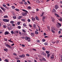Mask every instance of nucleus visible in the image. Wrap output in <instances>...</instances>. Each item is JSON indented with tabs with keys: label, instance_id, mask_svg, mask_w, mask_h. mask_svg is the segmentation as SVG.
I'll return each mask as SVG.
<instances>
[{
	"label": "nucleus",
	"instance_id": "obj_1",
	"mask_svg": "<svg viewBox=\"0 0 62 62\" xmlns=\"http://www.w3.org/2000/svg\"><path fill=\"white\" fill-rule=\"evenodd\" d=\"M22 15L23 16H25L26 15H27V13H26L23 12L22 13Z\"/></svg>",
	"mask_w": 62,
	"mask_h": 62
},
{
	"label": "nucleus",
	"instance_id": "obj_2",
	"mask_svg": "<svg viewBox=\"0 0 62 62\" xmlns=\"http://www.w3.org/2000/svg\"><path fill=\"white\" fill-rule=\"evenodd\" d=\"M3 21L4 22H9V20L6 19H3Z\"/></svg>",
	"mask_w": 62,
	"mask_h": 62
},
{
	"label": "nucleus",
	"instance_id": "obj_3",
	"mask_svg": "<svg viewBox=\"0 0 62 62\" xmlns=\"http://www.w3.org/2000/svg\"><path fill=\"white\" fill-rule=\"evenodd\" d=\"M20 57L23 58L25 57V55L24 54H22V55H20L19 56Z\"/></svg>",
	"mask_w": 62,
	"mask_h": 62
},
{
	"label": "nucleus",
	"instance_id": "obj_4",
	"mask_svg": "<svg viewBox=\"0 0 62 62\" xmlns=\"http://www.w3.org/2000/svg\"><path fill=\"white\" fill-rule=\"evenodd\" d=\"M55 8L56 9H57L58 8V6L57 5H56L55 6Z\"/></svg>",
	"mask_w": 62,
	"mask_h": 62
},
{
	"label": "nucleus",
	"instance_id": "obj_5",
	"mask_svg": "<svg viewBox=\"0 0 62 62\" xmlns=\"http://www.w3.org/2000/svg\"><path fill=\"white\" fill-rule=\"evenodd\" d=\"M51 19H52V22H54V20H55V19L54 18H53V17H51Z\"/></svg>",
	"mask_w": 62,
	"mask_h": 62
},
{
	"label": "nucleus",
	"instance_id": "obj_6",
	"mask_svg": "<svg viewBox=\"0 0 62 62\" xmlns=\"http://www.w3.org/2000/svg\"><path fill=\"white\" fill-rule=\"evenodd\" d=\"M22 17L23 16H19L18 17V19H21Z\"/></svg>",
	"mask_w": 62,
	"mask_h": 62
},
{
	"label": "nucleus",
	"instance_id": "obj_7",
	"mask_svg": "<svg viewBox=\"0 0 62 62\" xmlns=\"http://www.w3.org/2000/svg\"><path fill=\"white\" fill-rule=\"evenodd\" d=\"M8 34H9V32L8 31H6L5 32V35H8Z\"/></svg>",
	"mask_w": 62,
	"mask_h": 62
},
{
	"label": "nucleus",
	"instance_id": "obj_8",
	"mask_svg": "<svg viewBox=\"0 0 62 62\" xmlns=\"http://www.w3.org/2000/svg\"><path fill=\"white\" fill-rule=\"evenodd\" d=\"M52 12H53V13H55L56 11V10L55 9H53L52 10Z\"/></svg>",
	"mask_w": 62,
	"mask_h": 62
},
{
	"label": "nucleus",
	"instance_id": "obj_9",
	"mask_svg": "<svg viewBox=\"0 0 62 62\" xmlns=\"http://www.w3.org/2000/svg\"><path fill=\"white\" fill-rule=\"evenodd\" d=\"M42 53L43 55H44V56H46V53H44V52H43Z\"/></svg>",
	"mask_w": 62,
	"mask_h": 62
},
{
	"label": "nucleus",
	"instance_id": "obj_10",
	"mask_svg": "<svg viewBox=\"0 0 62 62\" xmlns=\"http://www.w3.org/2000/svg\"><path fill=\"white\" fill-rule=\"evenodd\" d=\"M22 10L23 11H24V12H26V13H28V12L27 11H26L24 9H22Z\"/></svg>",
	"mask_w": 62,
	"mask_h": 62
},
{
	"label": "nucleus",
	"instance_id": "obj_11",
	"mask_svg": "<svg viewBox=\"0 0 62 62\" xmlns=\"http://www.w3.org/2000/svg\"><path fill=\"white\" fill-rule=\"evenodd\" d=\"M41 60H44V61H46V59H45L43 58H42Z\"/></svg>",
	"mask_w": 62,
	"mask_h": 62
},
{
	"label": "nucleus",
	"instance_id": "obj_12",
	"mask_svg": "<svg viewBox=\"0 0 62 62\" xmlns=\"http://www.w3.org/2000/svg\"><path fill=\"white\" fill-rule=\"evenodd\" d=\"M0 8H1L2 9V10H3V11L4 12H5V9H4L3 8L1 7H0Z\"/></svg>",
	"mask_w": 62,
	"mask_h": 62
},
{
	"label": "nucleus",
	"instance_id": "obj_13",
	"mask_svg": "<svg viewBox=\"0 0 62 62\" xmlns=\"http://www.w3.org/2000/svg\"><path fill=\"white\" fill-rule=\"evenodd\" d=\"M32 20L33 21H35V18L32 17Z\"/></svg>",
	"mask_w": 62,
	"mask_h": 62
},
{
	"label": "nucleus",
	"instance_id": "obj_14",
	"mask_svg": "<svg viewBox=\"0 0 62 62\" xmlns=\"http://www.w3.org/2000/svg\"><path fill=\"white\" fill-rule=\"evenodd\" d=\"M36 24H34L33 25V27H34V28H36Z\"/></svg>",
	"mask_w": 62,
	"mask_h": 62
},
{
	"label": "nucleus",
	"instance_id": "obj_15",
	"mask_svg": "<svg viewBox=\"0 0 62 62\" xmlns=\"http://www.w3.org/2000/svg\"><path fill=\"white\" fill-rule=\"evenodd\" d=\"M25 39L26 40H28V37H26L25 38Z\"/></svg>",
	"mask_w": 62,
	"mask_h": 62
},
{
	"label": "nucleus",
	"instance_id": "obj_16",
	"mask_svg": "<svg viewBox=\"0 0 62 62\" xmlns=\"http://www.w3.org/2000/svg\"><path fill=\"white\" fill-rule=\"evenodd\" d=\"M35 18L37 20H39V18L37 16H36L35 17Z\"/></svg>",
	"mask_w": 62,
	"mask_h": 62
},
{
	"label": "nucleus",
	"instance_id": "obj_17",
	"mask_svg": "<svg viewBox=\"0 0 62 62\" xmlns=\"http://www.w3.org/2000/svg\"><path fill=\"white\" fill-rule=\"evenodd\" d=\"M4 18H8V16H4Z\"/></svg>",
	"mask_w": 62,
	"mask_h": 62
},
{
	"label": "nucleus",
	"instance_id": "obj_18",
	"mask_svg": "<svg viewBox=\"0 0 62 62\" xmlns=\"http://www.w3.org/2000/svg\"><path fill=\"white\" fill-rule=\"evenodd\" d=\"M35 34H39V32L37 31H35Z\"/></svg>",
	"mask_w": 62,
	"mask_h": 62
},
{
	"label": "nucleus",
	"instance_id": "obj_19",
	"mask_svg": "<svg viewBox=\"0 0 62 62\" xmlns=\"http://www.w3.org/2000/svg\"><path fill=\"white\" fill-rule=\"evenodd\" d=\"M44 44L45 45H48V43L47 42H45L44 43Z\"/></svg>",
	"mask_w": 62,
	"mask_h": 62
},
{
	"label": "nucleus",
	"instance_id": "obj_20",
	"mask_svg": "<svg viewBox=\"0 0 62 62\" xmlns=\"http://www.w3.org/2000/svg\"><path fill=\"white\" fill-rule=\"evenodd\" d=\"M31 8V7L30 6H29L28 7V9H30Z\"/></svg>",
	"mask_w": 62,
	"mask_h": 62
},
{
	"label": "nucleus",
	"instance_id": "obj_21",
	"mask_svg": "<svg viewBox=\"0 0 62 62\" xmlns=\"http://www.w3.org/2000/svg\"><path fill=\"white\" fill-rule=\"evenodd\" d=\"M15 10L17 11H20V10H19V9H16Z\"/></svg>",
	"mask_w": 62,
	"mask_h": 62
},
{
	"label": "nucleus",
	"instance_id": "obj_22",
	"mask_svg": "<svg viewBox=\"0 0 62 62\" xmlns=\"http://www.w3.org/2000/svg\"><path fill=\"white\" fill-rule=\"evenodd\" d=\"M51 59H54V55H53L51 57Z\"/></svg>",
	"mask_w": 62,
	"mask_h": 62
},
{
	"label": "nucleus",
	"instance_id": "obj_23",
	"mask_svg": "<svg viewBox=\"0 0 62 62\" xmlns=\"http://www.w3.org/2000/svg\"><path fill=\"white\" fill-rule=\"evenodd\" d=\"M58 24L59 25V26H60V27L61 26V23H58Z\"/></svg>",
	"mask_w": 62,
	"mask_h": 62
},
{
	"label": "nucleus",
	"instance_id": "obj_24",
	"mask_svg": "<svg viewBox=\"0 0 62 62\" xmlns=\"http://www.w3.org/2000/svg\"><path fill=\"white\" fill-rule=\"evenodd\" d=\"M31 35L32 37H33L34 35V33H31Z\"/></svg>",
	"mask_w": 62,
	"mask_h": 62
},
{
	"label": "nucleus",
	"instance_id": "obj_25",
	"mask_svg": "<svg viewBox=\"0 0 62 62\" xmlns=\"http://www.w3.org/2000/svg\"><path fill=\"white\" fill-rule=\"evenodd\" d=\"M10 23H12V24L14 23V21H10Z\"/></svg>",
	"mask_w": 62,
	"mask_h": 62
},
{
	"label": "nucleus",
	"instance_id": "obj_26",
	"mask_svg": "<svg viewBox=\"0 0 62 62\" xmlns=\"http://www.w3.org/2000/svg\"><path fill=\"white\" fill-rule=\"evenodd\" d=\"M46 54H49L50 53L49 51H46Z\"/></svg>",
	"mask_w": 62,
	"mask_h": 62
},
{
	"label": "nucleus",
	"instance_id": "obj_27",
	"mask_svg": "<svg viewBox=\"0 0 62 62\" xmlns=\"http://www.w3.org/2000/svg\"><path fill=\"white\" fill-rule=\"evenodd\" d=\"M59 20L61 22V21H62V18H60V19H59Z\"/></svg>",
	"mask_w": 62,
	"mask_h": 62
},
{
	"label": "nucleus",
	"instance_id": "obj_28",
	"mask_svg": "<svg viewBox=\"0 0 62 62\" xmlns=\"http://www.w3.org/2000/svg\"><path fill=\"white\" fill-rule=\"evenodd\" d=\"M17 27L18 29H21V27L20 26H18Z\"/></svg>",
	"mask_w": 62,
	"mask_h": 62
},
{
	"label": "nucleus",
	"instance_id": "obj_29",
	"mask_svg": "<svg viewBox=\"0 0 62 62\" xmlns=\"http://www.w3.org/2000/svg\"><path fill=\"white\" fill-rule=\"evenodd\" d=\"M44 13H42V14L41 15V16H43V15H44Z\"/></svg>",
	"mask_w": 62,
	"mask_h": 62
},
{
	"label": "nucleus",
	"instance_id": "obj_30",
	"mask_svg": "<svg viewBox=\"0 0 62 62\" xmlns=\"http://www.w3.org/2000/svg\"><path fill=\"white\" fill-rule=\"evenodd\" d=\"M51 31H52V33H54H54H55L54 31L53 30H52Z\"/></svg>",
	"mask_w": 62,
	"mask_h": 62
},
{
	"label": "nucleus",
	"instance_id": "obj_31",
	"mask_svg": "<svg viewBox=\"0 0 62 62\" xmlns=\"http://www.w3.org/2000/svg\"><path fill=\"white\" fill-rule=\"evenodd\" d=\"M15 32L16 34H18V33H19V31H15Z\"/></svg>",
	"mask_w": 62,
	"mask_h": 62
},
{
	"label": "nucleus",
	"instance_id": "obj_32",
	"mask_svg": "<svg viewBox=\"0 0 62 62\" xmlns=\"http://www.w3.org/2000/svg\"><path fill=\"white\" fill-rule=\"evenodd\" d=\"M42 49L43 50H45V48L44 47H42Z\"/></svg>",
	"mask_w": 62,
	"mask_h": 62
},
{
	"label": "nucleus",
	"instance_id": "obj_33",
	"mask_svg": "<svg viewBox=\"0 0 62 62\" xmlns=\"http://www.w3.org/2000/svg\"><path fill=\"white\" fill-rule=\"evenodd\" d=\"M5 61H6L7 62H8V59H6L4 60Z\"/></svg>",
	"mask_w": 62,
	"mask_h": 62
},
{
	"label": "nucleus",
	"instance_id": "obj_34",
	"mask_svg": "<svg viewBox=\"0 0 62 62\" xmlns=\"http://www.w3.org/2000/svg\"><path fill=\"white\" fill-rule=\"evenodd\" d=\"M55 15L56 16H57V17H59V16H58V15H57V14H55Z\"/></svg>",
	"mask_w": 62,
	"mask_h": 62
},
{
	"label": "nucleus",
	"instance_id": "obj_35",
	"mask_svg": "<svg viewBox=\"0 0 62 62\" xmlns=\"http://www.w3.org/2000/svg\"><path fill=\"white\" fill-rule=\"evenodd\" d=\"M50 54H47V57H50Z\"/></svg>",
	"mask_w": 62,
	"mask_h": 62
},
{
	"label": "nucleus",
	"instance_id": "obj_36",
	"mask_svg": "<svg viewBox=\"0 0 62 62\" xmlns=\"http://www.w3.org/2000/svg\"><path fill=\"white\" fill-rule=\"evenodd\" d=\"M36 2L37 3H39L40 2H39V0H37L36 1Z\"/></svg>",
	"mask_w": 62,
	"mask_h": 62
},
{
	"label": "nucleus",
	"instance_id": "obj_37",
	"mask_svg": "<svg viewBox=\"0 0 62 62\" xmlns=\"http://www.w3.org/2000/svg\"><path fill=\"white\" fill-rule=\"evenodd\" d=\"M42 41H43V42H44V41H45V39H43L42 40Z\"/></svg>",
	"mask_w": 62,
	"mask_h": 62
},
{
	"label": "nucleus",
	"instance_id": "obj_38",
	"mask_svg": "<svg viewBox=\"0 0 62 62\" xmlns=\"http://www.w3.org/2000/svg\"><path fill=\"white\" fill-rule=\"evenodd\" d=\"M4 51H6V52H7L8 51V49H4Z\"/></svg>",
	"mask_w": 62,
	"mask_h": 62
},
{
	"label": "nucleus",
	"instance_id": "obj_39",
	"mask_svg": "<svg viewBox=\"0 0 62 62\" xmlns=\"http://www.w3.org/2000/svg\"><path fill=\"white\" fill-rule=\"evenodd\" d=\"M3 27H4V28H6V25H3Z\"/></svg>",
	"mask_w": 62,
	"mask_h": 62
},
{
	"label": "nucleus",
	"instance_id": "obj_40",
	"mask_svg": "<svg viewBox=\"0 0 62 62\" xmlns=\"http://www.w3.org/2000/svg\"><path fill=\"white\" fill-rule=\"evenodd\" d=\"M21 20L22 21H23L24 22L25 21V20L24 19H22Z\"/></svg>",
	"mask_w": 62,
	"mask_h": 62
},
{
	"label": "nucleus",
	"instance_id": "obj_41",
	"mask_svg": "<svg viewBox=\"0 0 62 62\" xmlns=\"http://www.w3.org/2000/svg\"><path fill=\"white\" fill-rule=\"evenodd\" d=\"M22 31L23 32H24V33H25V32H26V31H25L24 30H23Z\"/></svg>",
	"mask_w": 62,
	"mask_h": 62
},
{
	"label": "nucleus",
	"instance_id": "obj_42",
	"mask_svg": "<svg viewBox=\"0 0 62 62\" xmlns=\"http://www.w3.org/2000/svg\"><path fill=\"white\" fill-rule=\"evenodd\" d=\"M23 26H24L25 27V26H26V24H25L24 23L23 24Z\"/></svg>",
	"mask_w": 62,
	"mask_h": 62
},
{
	"label": "nucleus",
	"instance_id": "obj_43",
	"mask_svg": "<svg viewBox=\"0 0 62 62\" xmlns=\"http://www.w3.org/2000/svg\"><path fill=\"white\" fill-rule=\"evenodd\" d=\"M32 50H33V51H36V49L34 48H33Z\"/></svg>",
	"mask_w": 62,
	"mask_h": 62
},
{
	"label": "nucleus",
	"instance_id": "obj_44",
	"mask_svg": "<svg viewBox=\"0 0 62 62\" xmlns=\"http://www.w3.org/2000/svg\"><path fill=\"white\" fill-rule=\"evenodd\" d=\"M5 45H6V47H8V46L9 45L8 44H6Z\"/></svg>",
	"mask_w": 62,
	"mask_h": 62
},
{
	"label": "nucleus",
	"instance_id": "obj_45",
	"mask_svg": "<svg viewBox=\"0 0 62 62\" xmlns=\"http://www.w3.org/2000/svg\"><path fill=\"white\" fill-rule=\"evenodd\" d=\"M17 24H18V25H20V23L19 22H18L17 23Z\"/></svg>",
	"mask_w": 62,
	"mask_h": 62
},
{
	"label": "nucleus",
	"instance_id": "obj_46",
	"mask_svg": "<svg viewBox=\"0 0 62 62\" xmlns=\"http://www.w3.org/2000/svg\"><path fill=\"white\" fill-rule=\"evenodd\" d=\"M8 47H9V48H11V46L9 45H8Z\"/></svg>",
	"mask_w": 62,
	"mask_h": 62
},
{
	"label": "nucleus",
	"instance_id": "obj_47",
	"mask_svg": "<svg viewBox=\"0 0 62 62\" xmlns=\"http://www.w3.org/2000/svg\"><path fill=\"white\" fill-rule=\"evenodd\" d=\"M11 32L12 33V34H14V32L12 31H11Z\"/></svg>",
	"mask_w": 62,
	"mask_h": 62
},
{
	"label": "nucleus",
	"instance_id": "obj_48",
	"mask_svg": "<svg viewBox=\"0 0 62 62\" xmlns=\"http://www.w3.org/2000/svg\"><path fill=\"white\" fill-rule=\"evenodd\" d=\"M2 6H3V7H6V5H2Z\"/></svg>",
	"mask_w": 62,
	"mask_h": 62
},
{
	"label": "nucleus",
	"instance_id": "obj_49",
	"mask_svg": "<svg viewBox=\"0 0 62 62\" xmlns=\"http://www.w3.org/2000/svg\"><path fill=\"white\" fill-rule=\"evenodd\" d=\"M28 22H30V19H28Z\"/></svg>",
	"mask_w": 62,
	"mask_h": 62
},
{
	"label": "nucleus",
	"instance_id": "obj_50",
	"mask_svg": "<svg viewBox=\"0 0 62 62\" xmlns=\"http://www.w3.org/2000/svg\"><path fill=\"white\" fill-rule=\"evenodd\" d=\"M21 46H22V47H25V45H24L22 44V45H21Z\"/></svg>",
	"mask_w": 62,
	"mask_h": 62
},
{
	"label": "nucleus",
	"instance_id": "obj_51",
	"mask_svg": "<svg viewBox=\"0 0 62 62\" xmlns=\"http://www.w3.org/2000/svg\"><path fill=\"white\" fill-rule=\"evenodd\" d=\"M26 55H27V56H30V55H29L28 54H26Z\"/></svg>",
	"mask_w": 62,
	"mask_h": 62
},
{
	"label": "nucleus",
	"instance_id": "obj_52",
	"mask_svg": "<svg viewBox=\"0 0 62 62\" xmlns=\"http://www.w3.org/2000/svg\"><path fill=\"white\" fill-rule=\"evenodd\" d=\"M27 2L28 4H30V2H29V1H28Z\"/></svg>",
	"mask_w": 62,
	"mask_h": 62
},
{
	"label": "nucleus",
	"instance_id": "obj_53",
	"mask_svg": "<svg viewBox=\"0 0 62 62\" xmlns=\"http://www.w3.org/2000/svg\"><path fill=\"white\" fill-rule=\"evenodd\" d=\"M20 4H23V2H20Z\"/></svg>",
	"mask_w": 62,
	"mask_h": 62
},
{
	"label": "nucleus",
	"instance_id": "obj_54",
	"mask_svg": "<svg viewBox=\"0 0 62 62\" xmlns=\"http://www.w3.org/2000/svg\"><path fill=\"white\" fill-rule=\"evenodd\" d=\"M12 8H13V9H14V8H15V7H14V6H13L12 7Z\"/></svg>",
	"mask_w": 62,
	"mask_h": 62
},
{
	"label": "nucleus",
	"instance_id": "obj_55",
	"mask_svg": "<svg viewBox=\"0 0 62 62\" xmlns=\"http://www.w3.org/2000/svg\"><path fill=\"white\" fill-rule=\"evenodd\" d=\"M12 25L13 26H15V24H12Z\"/></svg>",
	"mask_w": 62,
	"mask_h": 62
},
{
	"label": "nucleus",
	"instance_id": "obj_56",
	"mask_svg": "<svg viewBox=\"0 0 62 62\" xmlns=\"http://www.w3.org/2000/svg\"><path fill=\"white\" fill-rule=\"evenodd\" d=\"M59 34H61V31H59L58 32Z\"/></svg>",
	"mask_w": 62,
	"mask_h": 62
},
{
	"label": "nucleus",
	"instance_id": "obj_57",
	"mask_svg": "<svg viewBox=\"0 0 62 62\" xmlns=\"http://www.w3.org/2000/svg\"><path fill=\"white\" fill-rule=\"evenodd\" d=\"M45 19V16H43L42 18V19Z\"/></svg>",
	"mask_w": 62,
	"mask_h": 62
},
{
	"label": "nucleus",
	"instance_id": "obj_58",
	"mask_svg": "<svg viewBox=\"0 0 62 62\" xmlns=\"http://www.w3.org/2000/svg\"><path fill=\"white\" fill-rule=\"evenodd\" d=\"M44 36H46V34L45 33H44Z\"/></svg>",
	"mask_w": 62,
	"mask_h": 62
},
{
	"label": "nucleus",
	"instance_id": "obj_59",
	"mask_svg": "<svg viewBox=\"0 0 62 62\" xmlns=\"http://www.w3.org/2000/svg\"><path fill=\"white\" fill-rule=\"evenodd\" d=\"M29 25L30 27H32V25H31L30 24H29Z\"/></svg>",
	"mask_w": 62,
	"mask_h": 62
},
{
	"label": "nucleus",
	"instance_id": "obj_60",
	"mask_svg": "<svg viewBox=\"0 0 62 62\" xmlns=\"http://www.w3.org/2000/svg\"><path fill=\"white\" fill-rule=\"evenodd\" d=\"M7 6H9V7L10 6L9 4L8 3H7Z\"/></svg>",
	"mask_w": 62,
	"mask_h": 62
},
{
	"label": "nucleus",
	"instance_id": "obj_61",
	"mask_svg": "<svg viewBox=\"0 0 62 62\" xmlns=\"http://www.w3.org/2000/svg\"><path fill=\"white\" fill-rule=\"evenodd\" d=\"M9 30H11V27H10L8 29Z\"/></svg>",
	"mask_w": 62,
	"mask_h": 62
},
{
	"label": "nucleus",
	"instance_id": "obj_62",
	"mask_svg": "<svg viewBox=\"0 0 62 62\" xmlns=\"http://www.w3.org/2000/svg\"><path fill=\"white\" fill-rule=\"evenodd\" d=\"M13 18H14V19H16V17L15 16H13Z\"/></svg>",
	"mask_w": 62,
	"mask_h": 62
},
{
	"label": "nucleus",
	"instance_id": "obj_63",
	"mask_svg": "<svg viewBox=\"0 0 62 62\" xmlns=\"http://www.w3.org/2000/svg\"><path fill=\"white\" fill-rule=\"evenodd\" d=\"M20 62V60H17V62Z\"/></svg>",
	"mask_w": 62,
	"mask_h": 62
},
{
	"label": "nucleus",
	"instance_id": "obj_64",
	"mask_svg": "<svg viewBox=\"0 0 62 62\" xmlns=\"http://www.w3.org/2000/svg\"><path fill=\"white\" fill-rule=\"evenodd\" d=\"M7 25H8V26H10V24H8Z\"/></svg>",
	"mask_w": 62,
	"mask_h": 62
}]
</instances>
